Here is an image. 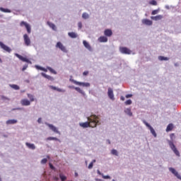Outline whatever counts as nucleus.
Instances as JSON below:
<instances>
[{"instance_id": "f257e3e1", "label": "nucleus", "mask_w": 181, "mask_h": 181, "mask_svg": "<svg viewBox=\"0 0 181 181\" xmlns=\"http://www.w3.org/2000/svg\"><path fill=\"white\" fill-rule=\"evenodd\" d=\"M88 121H89V122H90V124H94V126L93 127V128H95V127H97V125H98V124H100V121H98V117H97V115H92L90 117H87Z\"/></svg>"}, {"instance_id": "f03ea898", "label": "nucleus", "mask_w": 181, "mask_h": 181, "mask_svg": "<svg viewBox=\"0 0 181 181\" xmlns=\"http://www.w3.org/2000/svg\"><path fill=\"white\" fill-rule=\"evenodd\" d=\"M56 47H57L58 49L62 50V52H63V53H67L69 52V50H67V48L66 47V46H64L63 45V43H62L61 42H57Z\"/></svg>"}, {"instance_id": "7ed1b4c3", "label": "nucleus", "mask_w": 181, "mask_h": 181, "mask_svg": "<svg viewBox=\"0 0 181 181\" xmlns=\"http://www.w3.org/2000/svg\"><path fill=\"white\" fill-rule=\"evenodd\" d=\"M119 52L122 54H131V53H132V51L127 47H120Z\"/></svg>"}, {"instance_id": "20e7f679", "label": "nucleus", "mask_w": 181, "mask_h": 181, "mask_svg": "<svg viewBox=\"0 0 181 181\" xmlns=\"http://www.w3.org/2000/svg\"><path fill=\"white\" fill-rule=\"evenodd\" d=\"M45 125H47V127H48L49 128V129H51V131H52L53 132H56V134H60V132H59V129H57V127H54V125L52 124H49L48 122H45Z\"/></svg>"}, {"instance_id": "39448f33", "label": "nucleus", "mask_w": 181, "mask_h": 181, "mask_svg": "<svg viewBox=\"0 0 181 181\" xmlns=\"http://www.w3.org/2000/svg\"><path fill=\"white\" fill-rule=\"evenodd\" d=\"M107 95L112 101H114L115 100V97L114 95V90L112 88H108L107 89Z\"/></svg>"}, {"instance_id": "423d86ee", "label": "nucleus", "mask_w": 181, "mask_h": 181, "mask_svg": "<svg viewBox=\"0 0 181 181\" xmlns=\"http://www.w3.org/2000/svg\"><path fill=\"white\" fill-rule=\"evenodd\" d=\"M0 47L1 49H3L5 52H7V53H11L12 52V49H11L9 47L6 46L4 42H0Z\"/></svg>"}, {"instance_id": "0eeeda50", "label": "nucleus", "mask_w": 181, "mask_h": 181, "mask_svg": "<svg viewBox=\"0 0 181 181\" xmlns=\"http://www.w3.org/2000/svg\"><path fill=\"white\" fill-rule=\"evenodd\" d=\"M23 39L25 45L27 46H30V43H32V42L30 41V38L29 37V35H28V34H25L23 35Z\"/></svg>"}, {"instance_id": "6e6552de", "label": "nucleus", "mask_w": 181, "mask_h": 181, "mask_svg": "<svg viewBox=\"0 0 181 181\" xmlns=\"http://www.w3.org/2000/svg\"><path fill=\"white\" fill-rule=\"evenodd\" d=\"M23 63L24 66H23V70H26V69H28V64H32V62H30V59L26 58V57H23Z\"/></svg>"}, {"instance_id": "1a4fd4ad", "label": "nucleus", "mask_w": 181, "mask_h": 181, "mask_svg": "<svg viewBox=\"0 0 181 181\" xmlns=\"http://www.w3.org/2000/svg\"><path fill=\"white\" fill-rule=\"evenodd\" d=\"M143 25H146V26H152L153 22L148 18H144L141 21Z\"/></svg>"}, {"instance_id": "9d476101", "label": "nucleus", "mask_w": 181, "mask_h": 181, "mask_svg": "<svg viewBox=\"0 0 181 181\" xmlns=\"http://www.w3.org/2000/svg\"><path fill=\"white\" fill-rule=\"evenodd\" d=\"M83 45L84 47H86V49H88L89 52H93V47H91V45H90V44L87 41L83 40Z\"/></svg>"}, {"instance_id": "9b49d317", "label": "nucleus", "mask_w": 181, "mask_h": 181, "mask_svg": "<svg viewBox=\"0 0 181 181\" xmlns=\"http://www.w3.org/2000/svg\"><path fill=\"white\" fill-rule=\"evenodd\" d=\"M23 25L25 26L28 34L32 33V26H30L29 23L23 22Z\"/></svg>"}, {"instance_id": "f8f14e48", "label": "nucleus", "mask_w": 181, "mask_h": 181, "mask_svg": "<svg viewBox=\"0 0 181 181\" xmlns=\"http://www.w3.org/2000/svg\"><path fill=\"white\" fill-rule=\"evenodd\" d=\"M49 88H51L52 90H55L57 91H58L59 93H66V90L62 89L60 88H57L56 86H49Z\"/></svg>"}, {"instance_id": "ddd939ff", "label": "nucleus", "mask_w": 181, "mask_h": 181, "mask_svg": "<svg viewBox=\"0 0 181 181\" xmlns=\"http://www.w3.org/2000/svg\"><path fill=\"white\" fill-rule=\"evenodd\" d=\"M98 40L100 42V43H107V42H108V38L107 36H100Z\"/></svg>"}, {"instance_id": "4468645a", "label": "nucleus", "mask_w": 181, "mask_h": 181, "mask_svg": "<svg viewBox=\"0 0 181 181\" xmlns=\"http://www.w3.org/2000/svg\"><path fill=\"white\" fill-rule=\"evenodd\" d=\"M25 146L27 148H28V149H31V151H35V149H36V146H35V144L26 142Z\"/></svg>"}, {"instance_id": "2eb2a0df", "label": "nucleus", "mask_w": 181, "mask_h": 181, "mask_svg": "<svg viewBox=\"0 0 181 181\" xmlns=\"http://www.w3.org/2000/svg\"><path fill=\"white\" fill-rule=\"evenodd\" d=\"M41 76L45 77V78H47V80H49V81H54V78H53V76H49L43 72L41 73Z\"/></svg>"}, {"instance_id": "dca6fc26", "label": "nucleus", "mask_w": 181, "mask_h": 181, "mask_svg": "<svg viewBox=\"0 0 181 181\" xmlns=\"http://www.w3.org/2000/svg\"><path fill=\"white\" fill-rule=\"evenodd\" d=\"M104 35L107 37H111V36H112V30H111V29H106L104 31Z\"/></svg>"}, {"instance_id": "f3484780", "label": "nucleus", "mask_w": 181, "mask_h": 181, "mask_svg": "<svg viewBox=\"0 0 181 181\" xmlns=\"http://www.w3.org/2000/svg\"><path fill=\"white\" fill-rule=\"evenodd\" d=\"M77 86L80 87H90V84L88 82H79L78 81Z\"/></svg>"}, {"instance_id": "a211bd4d", "label": "nucleus", "mask_w": 181, "mask_h": 181, "mask_svg": "<svg viewBox=\"0 0 181 181\" xmlns=\"http://www.w3.org/2000/svg\"><path fill=\"white\" fill-rule=\"evenodd\" d=\"M90 124H91V122H81V123H79V125L82 128H88V127H90Z\"/></svg>"}, {"instance_id": "6ab92c4d", "label": "nucleus", "mask_w": 181, "mask_h": 181, "mask_svg": "<svg viewBox=\"0 0 181 181\" xmlns=\"http://www.w3.org/2000/svg\"><path fill=\"white\" fill-rule=\"evenodd\" d=\"M151 19H152L153 21H160V20L163 19V16L158 15V16H151Z\"/></svg>"}, {"instance_id": "aec40b11", "label": "nucleus", "mask_w": 181, "mask_h": 181, "mask_svg": "<svg viewBox=\"0 0 181 181\" xmlns=\"http://www.w3.org/2000/svg\"><path fill=\"white\" fill-rule=\"evenodd\" d=\"M124 112H125L127 115H129V117H132V112L131 111V108H124Z\"/></svg>"}, {"instance_id": "412c9836", "label": "nucleus", "mask_w": 181, "mask_h": 181, "mask_svg": "<svg viewBox=\"0 0 181 181\" xmlns=\"http://www.w3.org/2000/svg\"><path fill=\"white\" fill-rule=\"evenodd\" d=\"M17 122H18V120L13 119H8V120H7L6 122V124L7 125H12L13 124H16Z\"/></svg>"}, {"instance_id": "4be33fe9", "label": "nucleus", "mask_w": 181, "mask_h": 181, "mask_svg": "<svg viewBox=\"0 0 181 181\" xmlns=\"http://www.w3.org/2000/svg\"><path fill=\"white\" fill-rule=\"evenodd\" d=\"M47 25L51 28L52 30H57V27H56V25L53 23L47 22Z\"/></svg>"}, {"instance_id": "5701e85b", "label": "nucleus", "mask_w": 181, "mask_h": 181, "mask_svg": "<svg viewBox=\"0 0 181 181\" xmlns=\"http://www.w3.org/2000/svg\"><path fill=\"white\" fill-rule=\"evenodd\" d=\"M68 36H69V37H71L72 39H76L78 35H77V33L71 32L68 33Z\"/></svg>"}, {"instance_id": "b1692460", "label": "nucleus", "mask_w": 181, "mask_h": 181, "mask_svg": "<svg viewBox=\"0 0 181 181\" xmlns=\"http://www.w3.org/2000/svg\"><path fill=\"white\" fill-rule=\"evenodd\" d=\"M35 69H37V70H41V71H45V73H47V69L45 68H43V66H40L39 65H35Z\"/></svg>"}, {"instance_id": "393cba45", "label": "nucleus", "mask_w": 181, "mask_h": 181, "mask_svg": "<svg viewBox=\"0 0 181 181\" xmlns=\"http://www.w3.org/2000/svg\"><path fill=\"white\" fill-rule=\"evenodd\" d=\"M74 90H76V91H78V93H79L80 94H82V95H86V92H84V90H81V88H80L78 87H76V88H74Z\"/></svg>"}, {"instance_id": "a878e982", "label": "nucleus", "mask_w": 181, "mask_h": 181, "mask_svg": "<svg viewBox=\"0 0 181 181\" xmlns=\"http://www.w3.org/2000/svg\"><path fill=\"white\" fill-rule=\"evenodd\" d=\"M158 60H160V62H163V60L165 61V62H168V60H169V57H163V56H159L158 57Z\"/></svg>"}, {"instance_id": "bb28decb", "label": "nucleus", "mask_w": 181, "mask_h": 181, "mask_svg": "<svg viewBox=\"0 0 181 181\" xmlns=\"http://www.w3.org/2000/svg\"><path fill=\"white\" fill-rule=\"evenodd\" d=\"M47 141H58V142H61L60 139H57V137H52V136H49L47 138Z\"/></svg>"}, {"instance_id": "cd10ccee", "label": "nucleus", "mask_w": 181, "mask_h": 181, "mask_svg": "<svg viewBox=\"0 0 181 181\" xmlns=\"http://www.w3.org/2000/svg\"><path fill=\"white\" fill-rule=\"evenodd\" d=\"M168 170L171 172V173H173V175H176L178 173L177 171H176V170L173 168H169Z\"/></svg>"}, {"instance_id": "c85d7f7f", "label": "nucleus", "mask_w": 181, "mask_h": 181, "mask_svg": "<svg viewBox=\"0 0 181 181\" xmlns=\"http://www.w3.org/2000/svg\"><path fill=\"white\" fill-rule=\"evenodd\" d=\"M0 11L1 12H4L5 13H11V10L8 8H4L3 7H0Z\"/></svg>"}, {"instance_id": "c756f323", "label": "nucleus", "mask_w": 181, "mask_h": 181, "mask_svg": "<svg viewBox=\"0 0 181 181\" xmlns=\"http://www.w3.org/2000/svg\"><path fill=\"white\" fill-rule=\"evenodd\" d=\"M172 129H173V124H169L167 126L166 132H169V131H172Z\"/></svg>"}, {"instance_id": "7c9ffc66", "label": "nucleus", "mask_w": 181, "mask_h": 181, "mask_svg": "<svg viewBox=\"0 0 181 181\" xmlns=\"http://www.w3.org/2000/svg\"><path fill=\"white\" fill-rule=\"evenodd\" d=\"M83 19H88L90 18V15L88 13H83L82 14Z\"/></svg>"}, {"instance_id": "2f4dec72", "label": "nucleus", "mask_w": 181, "mask_h": 181, "mask_svg": "<svg viewBox=\"0 0 181 181\" xmlns=\"http://www.w3.org/2000/svg\"><path fill=\"white\" fill-rule=\"evenodd\" d=\"M151 131V134H152V135L154 136V138H156L157 134H156V132H155V129H153V127H151V129H149Z\"/></svg>"}, {"instance_id": "473e14b6", "label": "nucleus", "mask_w": 181, "mask_h": 181, "mask_svg": "<svg viewBox=\"0 0 181 181\" xmlns=\"http://www.w3.org/2000/svg\"><path fill=\"white\" fill-rule=\"evenodd\" d=\"M47 70L50 71L51 73H53V74H57V72L54 69H53L52 67L47 66Z\"/></svg>"}, {"instance_id": "72a5a7b5", "label": "nucleus", "mask_w": 181, "mask_h": 181, "mask_svg": "<svg viewBox=\"0 0 181 181\" xmlns=\"http://www.w3.org/2000/svg\"><path fill=\"white\" fill-rule=\"evenodd\" d=\"M111 153L112 155H115V156H118V151L115 149H112Z\"/></svg>"}, {"instance_id": "f704fd0d", "label": "nucleus", "mask_w": 181, "mask_h": 181, "mask_svg": "<svg viewBox=\"0 0 181 181\" xmlns=\"http://www.w3.org/2000/svg\"><path fill=\"white\" fill-rule=\"evenodd\" d=\"M59 177L62 181H64L67 179V177H66V175H64L63 174H59Z\"/></svg>"}, {"instance_id": "c9c22d12", "label": "nucleus", "mask_w": 181, "mask_h": 181, "mask_svg": "<svg viewBox=\"0 0 181 181\" xmlns=\"http://www.w3.org/2000/svg\"><path fill=\"white\" fill-rule=\"evenodd\" d=\"M10 87H11V88H13V90H19L20 88L18 85L15 84L10 85Z\"/></svg>"}, {"instance_id": "e433bc0d", "label": "nucleus", "mask_w": 181, "mask_h": 181, "mask_svg": "<svg viewBox=\"0 0 181 181\" xmlns=\"http://www.w3.org/2000/svg\"><path fill=\"white\" fill-rule=\"evenodd\" d=\"M168 145H169V146H170V148L171 149H173L174 147L176 146H175V144H173V142L171 141H168Z\"/></svg>"}, {"instance_id": "4c0bfd02", "label": "nucleus", "mask_w": 181, "mask_h": 181, "mask_svg": "<svg viewBox=\"0 0 181 181\" xmlns=\"http://www.w3.org/2000/svg\"><path fill=\"white\" fill-rule=\"evenodd\" d=\"M28 98H30L31 102L35 101V96H33V95L32 94H28Z\"/></svg>"}, {"instance_id": "58836bf2", "label": "nucleus", "mask_w": 181, "mask_h": 181, "mask_svg": "<svg viewBox=\"0 0 181 181\" xmlns=\"http://www.w3.org/2000/svg\"><path fill=\"white\" fill-rule=\"evenodd\" d=\"M30 104V101L28 100V99L23 100V105H29Z\"/></svg>"}, {"instance_id": "ea45409f", "label": "nucleus", "mask_w": 181, "mask_h": 181, "mask_svg": "<svg viewBox=\"0 0 181 181\" xmlns=\"http://www.w3.org/2000/svg\"><path fill=\"white\" fill-rule=\"evenodd\" d=\"M124 104L125 105H131V104H132V100H131V99H129L124 102Z\"/></svg>"}, {"instance_id": "a19ab883", "label": "nucleus", "mask_w": 181, "mask_h": 181, "mask_svg": "<svg viewBox=\"0 0 181 181\" xmlns=\"http://www.w3.org/2000/svg\"><path fill=\"white\" fill-rule=\"evenodd\" d=\"M150 5H153L154 6H156V5H158V2H156V1L155 0H152L149 2Z\"/></svg>"}, {"instance_id": "79ce46f5", "label": "nucleus", "mask_w": 181, "mask_h": 181, "mask_svg": "<svg viewBox=\"0 0 181 181\" xmlns=\"http://www.w3.org/2000/svg\"><path fill=\"white\" fill-rule=\"evenodd\" d=\"M40 163L42 165H46L47 163V158H43Z\"/></svg>"}, {"instance_id": "37998d69", "label": "nucleus", "mask_w": 181, "mask_h": 181, "mask_svg": "<svg viewBox=\"0 0 181 181\" xmlns=\"http://www.w3.org/2000/svg\"><path fill=\"white\" fill-rule=\"evenodd\" d=\"M158 13H159V9L153 10V11L151 12V15H158Z\"/></svg>"}, {"instance_id": "c03bdc74", "label": "nucleus", "mask_w": 181, "mask_h": 181, "mask_svg": "<svg viewBox=\"0 0 181 181\" xmlns=\"http://www.w3.org/2000/svg\"><path fill=\"white\" fill-rule=\"evenodd\" d=\"M15 56H16V57H18L20 60L23 61V57L21 55H19V54H15Z\"/></svg>"}, {"instance_id": "a18cd8bd", "label": "nucleus", "mask_w": 181, "mask_h": 181, "mask_svg": "<svg viewBox=\"0 0 181 181\" xmlns=\"http://www.w3.org/2000/svg\"><path fill=\"white\" fill-rule=\"evenodd\" d=\"M174 153L177 156H180V153L179 152V151L177 150V148L176 150H175Z\"/></svg>"}, {"instance_id": "49530a36", "label": "nucleus", "mask_w": 181, "mask_h": 181, "mask_svg": "<svg viewBox=\"0 0 181 181\" xmlns=\"http://www.w3.org/2000/svg\"><path fill=\"white\" fill-rule=\"evenodd\" d=\"M102 177L103 179H111V177L110 175H104V174H102Z\"/></svg>"}, {"instance_id": "de8ad7c7", "label": "nucleus", "mask_w": 181, "mask_h": 181, "mask_svg": "<svg viewBox=\"0 0 181 181\" xmlns=\"http://www.w3.org/2000/svg\"><path fill=\"white\" fill-rule=\"evenodd\" d=\"M69 81H71V83H74V84H76V86L78 83V81L71 78L69 79Z\"/></svg>"}, {"instance_id": "09e8293b", "label": "nucleus", "mask_w": 181, "mask_h": 181, "mask_svg": "<svg viewBox=\"0 0 181 181\" xmlns=\"http://www.w3.org/2000/svg\"><path fill=\"white\" fill-rule=\"evenodd\" d=\"M78 29H81V28H83V23L81 22L78 23Z\"/></svg>"}, {"instance_id": "8fccbe9b", "label": "nucleus", "mask_w": 181, "mask_h": 181, "mask_svg": "<svg viewBox=\"0 0 181 181\" xmlns=\"http://www.w3.org/2000/svg\"><path fill=\"white\" fill-rule=\"evenodd\" d=\"M93 166H94V164L93 163H90L89 165H88V169H93Z\"/></svg>"}, {"instance_id": "3c124183", "label": "nucleus", "mask_w": 181, "mask_h": 181, "mask_svg": "<svg viewBox=\"0 0 181 181\" xmlns=\"http://www.w3.org/2000/svg\"><path fill=\"white\" fill-rule=\"evenodd\" d=\"M83 76H88V71H85L83 73Z\"/></svg>"}, {"instance_id": "603ef678", "label": "nucleus", "mask_w": 181, "mask_h": 181, "mask_svg": "<svg viewBox=\"0 0 181 181\" xmlns=\"http://www.w3.org/2000/svg\"><path fill=\"white\" fill-rule=\"evenodd\" d=\"M176 177H177L180 180H181V175L179 174V173L175 175Z\"/></svg>"}, {"instance_id": "864d4df0", "label": "nucleus", "mask_w": 181, "mask_h": 181, "mask_svg": "<svg viewBox=\"0 0 181 181\" xmlns=\"http://www.w3.org/2000/svg\"><path fill=\"white\" fill-rule=\"evenodd\" d=\"M131 97H132V94L126 95V98H131Z\"/></svg>"}, {"instance_id": "5fc2aeb1", "label": "nucleus", "mask_w": 181, "mask_h": 181, "mask_svg": "<svg viewBox=\"0 0 181 181\" xmlns=\"http://www.w3.org/2000/svg\"><path fill=\"white\" fill-rule=\"evenodd\" d=\"M49 168H50V169H52L53 170H54V166L52 165V163H49Z\"/></svg>"}, {"instance_id": "6e6d98bb", "label": "nucleus", "mask_w": 181, "mask_h": 181, "mask_svg": "<svg viewBox=\"0 0 181 181\" xmlns=\"http://www.w3.org/2000/svg\"><path fill=\"white\" fill-rule=\"evenodd\" d=\"M37 122H38V124H42V119H41V117L38 118Z\"/></svg>"}, {"instance_id": "4d7b16f0", "label": "nucleus", "mask_w": 181, "mask_h": 181, "mask_svg": "<svg viewBox=\"0 0 181 181\" xmlns=\"http://www.w3.org/2000/svg\"><path fill=\"white\" fill-rule=\"evenodd\" d=\"M97 173H98V175H101V176H103V173H101V172H100V170H97Z\"/></svg>"}, {"instance_id": "13d9d810", "label": "nucleus", "mask_w": 181, "mask_h": 181, "mask_svg": "<svg viewBox=\"0 0 181 181\" xmlns=\"http://www.w3.org/2000/svg\"><path fill=\"white\" fill-rule=\"evenodd\" d=\"M143 124L146 125V127L147 126V124H148L149 123H148L146 121L143 120Z\"/></svg>"}, {"instance_id": "bf43d9fd", "label": "nucleus", "mask_w": 181, "mask_h": 181, "mask_svg": "<svg viewBox=\"0 0 181 181\" xmlns=\"http://www.w3.org/2000/svg\"><path fill=\"white\" fill-rule=\"evenodd\" d=\"M120 100H122V101H125V97L121 96Z\"/></svg>"}, {"instance_id": "052dcab7", "label": "nucleus", "mask_w": 181, "mask_h": 181, "mask_svg": "<svg viewBox=\"0 0 181 181\" xmlns=\"http://www.w3.org/2000/svg\"><path fill=\"white\" fill-rule=\"evenodd\" d=\"M165 9H170V7L169 6V5H165Z\"/></svg>"}, {"instance_id": "680f3d73", "label": "nucleus", "mask_w": 181, "mask_h": 181, "mask_svg": "<svg viewBox=\"0 0 181 181\" xmlns=\"http://www.w3.org/2000/svg\"><path fill=\"white\" fill-rule=\"evenodd\" d=\"M146 127H147V128H148L149 129H150L151 128H152V126H151V124H149V123H148V124H147V126H146Z\"/></svg>"}, {"instance_id": "e2e57ef3", "label": "nucleus", "mask_w": 181, "mask_h": 181, "mask_svg": "<svg viewBox=\"0 0 181 181\" xmlns=\"http://www.w3.org/2000/svg\"><path fill=\"white\" fill-rule=\"evenodd\" d=\"M69 87V88H76V87L74 86H68Z\"/></svg>"}, {"instance_id": "0e129e2a", "label": "nucleus", "mask_w": 181, "mask_h": 181, "mask_svg": "<svg viewBox=\"0 0 181 181\" xmlns=\"http://www.w3.org/2000/svg\"><path fill=\"white\" fill-rule=\"evenodd\" d=\"M174 66H175V67H179V63H175V64H174Z\"/></svg>"}, {"instance_id": "69168bd1", "label": "nucleus", "mask_w": 181, "mask_h": 181, "mask_svg": "<svg viewBox=\"0 0 181 181\" xmlns=\"http://www.w3.org/2000/svg\"><path fill=\"white\" fill-rule=\"evenodd\" d=\"M172 149V151H173V152H175V150H177V148H176V146L174 147V148H171Z\"/></svg>"}, {"instance_id": "338daca9", "label": "nucleus", "mask_w": 181, "mask_h": 181, "mask_svg": "<svg viewBox=\"0 0 181 181\" xmlns=\"http://www.w3.org/2000/svg\"><path fill=\"white\" fill-rule=\"evenodd\" d=\"M107 144H109V145L111 144V141H110V139H107Z\"/></svg>"}, {"instance_id": "774afa93", "label": "nucleus", "mask_w": 181, "mask_h": 181, "mask_svg": "<svg viewBox=\"0 0 181 181\" xmlns=\"http://www.w3.org/2000/svg\"><path fill=\"white\" fill-rule=\"evenodd\" d=\"M75 176H76V177H77V176H78V173H75Z\"/></svg>"}]
</instances>
